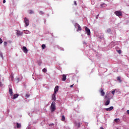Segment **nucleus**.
<instances>
[{"label":"nucleus","instance_id":"f257e3e1","mask_svg":"<svg viewBox=\"0 0 129 129\" xmlns=\"http://www.w3.org/2000/svg\"><path fill=\"white\" fill-rule=\"evenodd\" d=\"M50 109L51 112H53L56 110V103L54 101L52 102L51 106H50Z\"/></svg>","mask_w":129,"mask_h":129},{"label":"nucleus","instance_id":"f03ea898","mask_svg":"<svg viewBox=\"0 0 129 129\" xmlns=\"http://www.w3.org/2000/svg\"><path fill=\"white\" fill-rule=\"evenodd\" d=\"M105 99H107V101L105 103V105L107 106L110 103V98L107 97V95L105 96Z\"/></svg>","mask_w":129,"mask_h":129},{"label":"nucleus","instance_id":"7ed1b4c3","mask_svg":"<svg viewBox=\"0 0 129 129\" xmlns=\"http://www.w3.org/2000/svg\"><path fill=\"white\" fill-rule=\"evenodd\" d=\"M24 23L26 25V27H28V26H29V24H30V21H29V19H28L27 18L25 17L24 18Z\"/></svg>","mask_w":129,"mask_h":129},{"label":"nucleus","instance_id":"20e7f679","mask_svg":"<svg viewBox=\"0 0 129 129\" xmlns=\"http://www.w3.org/2000/svg\"><path fill=\"white\" fill-rule=\"evenodd\" d=\"M115 15L117 17H121V16H122V13L120 11H115Z\"/></svg>","mask_w":129,"mask_h":129},{"label":"nucleus","instance_id":"39448f33","mask_svg":"<svg viewBox=\"0 0 129 129\" xmlns=\"http://www.w3.org/2000/svg\"><path fill=\"white\" fill-rule=\"evenodd\" d=\"M85 30L87 33L88 36H90V29H89L87 27H85Z\"/></svg>","mask_w":129,"mask_h":129},{"label":"nucleus","instance_id":"423d86ee","mask_svg":"<svg viewBox=\"0 0 129 129\" xmlns=\"http://www.w3.org/2000/svg\"><path fill=\"white\" fill-rule=\"evenodd\" d=\"M58 90H59V86H55V87L54 88V91L53 94H56V93H57V92H58Z\"/></svg>","mask_w":129,"mask_h":129},{"label":"nucleus","instance_id":"0eeeda50","mask_svg":"<svg viewBox=\"0 0 129 129\" xmlns=\"http://www.w3.org/2000/svg\"><path fill=\"white\" fill-rule=\"evenodd\" d=\"M112 109H113V106H111L109 108H106L105 110H106V111H110L111 110H112Z\"/></svg>","mask_w":129,"mask_h":129},{"label":"nucleus","instance_id":"6e6552de","mask_svg":"<svg viewBox=\"0 0 129 129\" xmlns=\"http://www.w3.org/2000/svg\"><path fill=\"white\" fill-rule=\"evenodd\" d=\"M9 93L11 96H13V94H14V93L13 92V89L9 88Z\"/></svg>","mask_w":129,"mask_h":129},{"label":"nucleus","instance_id":"1a4fd4ad","mask_svg":"<svg viewBox=\"0 0 129 129\" xmlns=\"http://www.w3.org/2000/svg\"><path fill=\"white\" fill-rule=\"evenodd\" d=\"M23 52H24V53H26L27 54V53H28V49H27V47L26 46L23 47Z\"/></svg>","mask_w":129,"mask_h":129},{"label":"nucleus","instance_id":"9d476101","mask_svg":"<svg viewBox=\"0 0 129 129\" xmlns=\"http://www.w3.org/2000/svg\"><path fill=\"white\" fill-rule=\"evenodd\" d=\"M100 93L101 96H104V95H105V93L104 92V91H103V89L101 90Z\"/></svg>","mask_w":129,"mask_h":129},{"label":"nucleus","instance_id":"9b49d317","mask_svg":"<svg viewBox=\"0 0 129 129\" xmlns=\"http://www.w3.org/2000/svg\"><path fill=\"white\" fill-rule=\"evenodd\" d=\"M19 94H14L13 97V99H16V98H18L19 97Z\"/></svg>","mask_w":129,"mask_h":129},{"label":"nucleus","instance_id":"f8f14e48","mask_svg":"<svg viewBox=\"0 0 129 129\" xmlns=\"http://www.w3.org/2000/svg\"><path fill=\"white\" fill-rule=\"evenodd\" d=\"M52 100L55 101L56 100V94H53L52 95Z\"/></svg>","mask_w":129,"mask_h":129},{"label":"nucleus","instance_id":"ddd939ff","mask_svg":"<svg viewBox=\"0 0 129 129\" xmlns=\"http://www.w3.org/2000/svg\"><path fill=\"white\" fill-rule=\"evenodd\" d=\"M66 79H67L66 75H62V81H66Z\"/></svg>","mask_w":129,"mask_h":129},{"label":"nucleus","instance_id":"4468645a","mask_svg":"<svg viewBox=\"0 0 129 129\" xmlns=\"http://www.w3.org/2000/svg\"><path fill=\"white\" fill-rule=\"evenodd\" d=\"M78 26V29L77 31H81V30H82V29L81 28V26H80V25H79V24H77Z\"/></svg>","mask_w":129,"mask_h":129},{"label":"nucleus","instance_id":"2eb2a0df","mask_svg":"<svg viewBox=\"0 0 129 129\" xmlns=\"http://www.w3.org/2000/svg\"><path fill=\"white\" fill-rule=\"evenodd\" d=\"M16 125H17V128H21V123H17Z\"/></svg>","mask_w":129,"mask_h":129},{"label":"nucleus","instance_id":"dca6fc26","mask_svg":"<svg viewBox=\"0 0 129 129\" xmlns=\"http://www.w3.org/2000/svg\"><path fill=\"white\" fill-rule=\"evenodd\" d=\"M17 35H18V36H22V35H23V33H22L19 31H18L17 32Z\"/></svg>","mask_w":129,"mask_h":129},{"label":"nucleus","instance_id":"f3484780","mask_svg":"<svg viewBox=\"0 0 129 129\" xmlns=\"http://www.w3.org/2000/svg\"><path fill=\"white\" fill-rule=\"evenodd\" d=\"M61 120L62 121H64L65 120V116L64 115H62L61 118Z\"/></svg>","mask_w":129,"mask_h":129},{"label":"nucleus","instance_id":"a211bd4d","mask_svg":"<svg viewBox=\"0 0 129 129\" xmlns=\"http://www.w3.org/2000/svg\"><path fill=\"white\" fill-rule=\"evenodd\" d=\"M117 80L118 81H119V82H121V79H120V77H117Z\"/></svg>","mask_w":129,"mask_h":129},{"label":"nucleus","instance_id":"6ab92c4d","mask_svg":"<svg viewBox=\"0 0 129 129\" xmlns=\"http://www.w3.org/2000/svg\"><path fill=\"white\" fill-rule=\"evenodd\" d=\"M110 32H111V29H110V28L107 29V33H110Z\"/></svg>","mask_w":129,"mask_h":129},{"label":"nucleus","instance_id":"aec40b11","mask_svg":"<svg viewBox=\"0 0 129 129\" xmlns=\"http://www.w3.org/2000/svg\"><path fill=\"white\" fill-rule=\"evenodd\" d=\"M43 72H44V73H46L47 72V69H46L45 68L43 69L42 70Z\"/></svg>","mask_w":129,"mask_h":129},{"label":"nucleus","instance_id":"412c9836","mask_svg":"<svg viewBox=\"0 0 129 129\" xmlns=\"http://www.w3.org/2000/svg\"><path fill=\"white\" fill-rule=\"evenodd\" d=\"M41 47H42V49H45V48H46V45L42 44Z\"/></svg>","mask_w":129,"mask_h":129},{"label":"nucleus","instance_id":"4be33fe9","mask_svg":"<svg viewBox=\"0 0 129 129\" xmlns=\"http://www.w3.org/2000/svg\"><path fill=\"white\" fill-rule=\"evenodd\" d=\"M25 97H26V98H29L30 97V95L28 94H27L26 95H25Z\"/></svg>","mask_w":129,"mask_h":129},{"label":"nucleus","instance_id":"5701e85b","mask_svg":"<svg viewBox=\"0 0 129 129\" xmlns=\"http://www.w3.org/2000/svg\"><path fill=\"white\" fill-rule=\"evenodd\" d=\"M29 14H34V11H33L32 10H29Z\"/></svg>","mask_w":129,"mask_h":129},{"label":"nucleus","instance_id":"b1692460","mask_svg":"<svg viewBox=\"0 0 129 129\" xmlns=\"http://www.w3.org/2000/svg\"><path fill=\"white\" fill-rule=\"evenodd\" d=\"M4 46H7V45H8V42L7 41L4 42Z\"/></svg>","mask_w":129,"mask_h":129},{"label":"nucleus","instance_id":"393cba45","mask_svg":"<svg viewBox=\"0 0 129 129\" xmlns=\"http://www.w3.org/2000/svg\"><path fill=\"white\" fill-rule=\"evenodd\" d=\"M19 81H20V79L19 78H16L17 83H19Z\"/></svg>","mask_w":129,"mask_h":129},{"label":"nucleus","instance_id":"a878e982","mask_svg":"<svg viewBox=\"0 0 129 129\" xmlns=\"http://www.w3.org/2000/svg\"><path fill=\"white\" fill-rule=\"evenodd\" d=\"M117 52L118 54H121V50H117Z\"/></svg>","mask_w":129,"mask_h":129},{"label":"nucleus","instance_id":"bb28decb","mask_svg":"<svg viewBox=\"0 0 129 129\" xmlns=\"http://www.w3.org/2000/svg\"><path fill=\"white\" fill-rule=\"evenodd\" d=\"M111 93H112L113 95H114V93H115V90L112 91V92H111Z\"/></svg>","mask_w":129,"mask_h":129},{"label":"nucleus","instance_id":"cd10ccee","mask_svg":"<svg viewBox=\"0 0 129 129\" xmlns=\"http://www.w3.org/2000/svg\"><path fill=\"white\" fill-rule=\"evenodd\" d=\"M0 87H3V83L2 82H0Z\"/></svg>","mask_w":129,"mask_h":129},{"label":"nucleus","instance_id":"c85d7f7f","mask_svg":"<svg viewBox=\"0 0 129 129\" xmlns=\"http://www.w3.org/2000/svg\"><path fill=\"white\" fill-rule=\"evenodd\" d=\"M3 43V40L2 39V38H0V44H2Z\"/></svg>","mask_w":129,"mask_h":129},{"label":"nucleus","instance_id":"c756f323","mask_svg":"<svg viewBox=\"0 0 129 129\" xmlns=\"http://www.w3.org/2000/svg\"><path fill=\"white\" fill-rule=\"evenodd\" d=\"M119 120V118H116L114 119V121L116 122L117 121V120Z\"/></svg>","mask_w":129,"mask_h":129},{"label":"nucleus","instance_id":"7c9ffc66","mask_svg":"<svg viewBox=\"0 0 129 129\" xmlns=\"http://www.w3.org/2000/svg\"><path fill=\"white\" fill-rule=\"evenodd\" d=\"M51 125H54V124L53 123H50V124H49V126H51Z\"/></svg>","mask_w":129,"mask_h":129},{"label":"nucleus","instance_id":"2f4dec72","mask_svg":"<svg viewBox=\"0 0 129 129\" xmlns=\"http://www.w3.org/2000/svg\"><path fill=\"white\" fill-rule=\"evenodd\" d=\"M74 5L75 6H77V3H76V1L74 2Z\"/></svg>","mask_w":129,"mask_h":129},{"label":"nucleus","instance_id":"473e14b6","mask_svg":"<svg viewBox=\"0 0 129 129\" xmlns=\"http://www.w3.org/2000/svg\"><path fill=\"white\" fill-rule=\"evenodd\" d=\"M42 64V62H39L38 65L39 66H41V64Z\"/></svg>","mask_w":129,"mask_h":129},{"label":"nucleus","instance_id":"72a5a7b5","mask_svg":"<svg viewBox=\"0 0 129 129\" xmlns=\"http://www.w3.org/2000/svg\"><path fill=\"white\" fill-rule=\"evenodd\" d=\"M126 113H127V114H129V110H127L126 111Z\"/></svg>","mask_w":129,"mask_h":129},{"label":"nucleus","instance_id":"f704fd0d","mask_svg":"<svg viewBox=\"0 0 129 129\" xmlns=\"http://www.w3.org/2000/svg\"><path fill=\"white\" fill-rule=\"evenodd\" d=\"M74 85V84H73V85H71V86H70V87H71V88H72V87Z\"/></svg>","mask_w":129,"mask_h":129},{"label":"nucleus","instance_id":"c9c22d12","mask_svg":"<svg viewBox=\"0 0 129 129\" xmlns=\"http://www.w3.org/2000/svg\"><path fill=\"white\" fill-rule=\"evenodd\" d=\"M3 4H6V0L3 1Z\"/></svg>","mask_w":129,"mask_h":129},{"label":"nucleus","instance_id":"e433bc0d","mask_svg":"<svg viewBox=\"0 0 129 129\" xmlns=\"http://www.w3.org/2000/svg\"><path fill=\"white\" fill-rule=\"evenodd\" d=\"M78 127H79L80 126V123H78Z\"/></svg>","mask_w":129,"mask_h":129},{"label":"nucleus","instance_id":"4c0bfd02","mask_svg":"<svg viewBox=\"0 0 129 129\" xmlns=\"http://www.w3.org/2000/svg\"><path fill=\"white\" fill-rule=\"evenodd\" d=\"M100 129H104V128H103V127H101L100 128Z\"/></svg>","mask_w":129,"mask_h":129},{"label":"nucleus","instance_id":"58836bf2","mask_svg":"<svg viewBox=\"0 0 129 129\" xmlns=\"http://www.w3.org/2000/svg\"><path fill=\"white\" fill-rule=\"evenodd\" d=\"M103 5H104V4H102V5H101V7H102Z\"/></svg>","mask_w":129,"mask_h":129},{"label":"nucleus","instance_id":"ea45409f","mask_svg":"<svg viewBox=\"0 0 129 129\" xmlns=\"http://www.w3.org/2000/svg\"><path fill=\"white\" fill-rule=\"evenodd\" d=\"M1 57H3V54L1 55Z\"/></svg>","mask_w":129,"mask_h":129},{"label":"nucleus","instance_id":"a19ab883","mask_svg":"<svg viewBox=\"0 0 129 129\" xmlns=\"http://www.w3.org/2000/svg\"><path fill=\"white\" fill-rule=\"evenodd\" d=\"M107 95V97L108 96V95Z\"/></svg>","mask_w":129,"mask_h":129}]
</instances>
